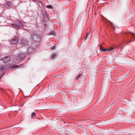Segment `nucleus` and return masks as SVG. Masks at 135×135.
<instances>
[{"label":"nucleus","mask_w":135,"mask_h":135,"mask_svg":"<svg viewBox=\"0 0 135 135\" xmlns=\"http://www.w3.org/2000/svg\"><path fill=\"white\" fill-rule=\"evenodd\" d=\"M31 38L32 40L33 41V43L32 44V46H34L35 45V44H36V47H37L38 45V44L39 42L36 41L37 39H38L39 40L41 38V37L39 35L38 33L36 32L35 33V34H33L31 36Z\"/></svg>","instance_id":"obj_1"},{"label":"nucleus","mask_w":135,"mask_h":135,"mask_svg":"<svg viewBox=\"0 0 135 135\" xmlns=\"http://www.w3.org/2000/svg\"><path fill=\"white\" fill-rule=\"evenodd\" d=\"M11 26L12 28L18 30L21 28V27L23 26V24L21 21L18 20L16 23L11 24Z\"/></svg>","instance_id":"obj_2"},{"label":"nucleus","mask_w":135,"mask_h":135,"mask_svg":"<svg viewBox=\"0 0 135 135\" xmlns=\"http://www.w3.org/2000/svg\"><path fill=\"white\" fill-rule=\"evenodd\" d=\"M18 39L17 37L15 36L11 41V43L13 45H16L17 44Z\"/></svg>","instance_id":"obj_3"},{"label":"nucleus","mask_w":135,"mask_h":135,"mask_svg":"<svg viewBox=\"0 0 135 135\" xmlns=\"http://www.w3.org/2000/svg\"><path fill=\"white\" fill-rule=\"evenodd\" d=\"M25 57V55L23 53H21L18 54L16 57V59L17 60H22Z\"/></svg>","instance_id":"obj_4"},{"label":"nucleus","mask_w":135,"mask_h":135,"mask_svg":"<svg viewBox=\"0 0 135 135\" xmlns=\"http://www.w3.org/2000/svg\"><path fill=\"white\" fill-rule=\"evenodd\" d=\"M10 60V57L9 56H6L1 59V60L3 61V62L5 63L8 62Z\"/></svg>","instance_id":"obj_5"},{"label":"nucleus","mask_w":135,"mask_h":135,"mask_svg":"<svg viewBox=\"0 0 135 135\" xmlns=\"http://www.w3.org/2000/svg\"><path fill=\"white\" fill-rule=\"evenodd\" d=\"M100 50L102 51H113V50L114 49V48L112 47L110 49H106L104 48L102 46H100Z\"/></svg>","instance_id":"obj_6"},{"label":"nucleus","mask_w":135,"mask_h":135,"mask_svg":"<svg viewBox=\"0 0 135 135\" xmlns=\"http://www.w3.org/2000/svg\"><path fill=\"white\" fill-rule=\"evenodd\" d=\"M20 44L22 46H23L27 44V42L26 40L24 39H22L20 41Z\"/></svg>","instance_id":"obj_7"},{"label":"nucleus","mask_w":135,"mask_h":135,"mask_svg":"<svg viewBox=\"0 0 135 135\" xmlns=\"http://www.w3.org/2000/svg\"><path fill=\"white\" fill-rule=\"evenodd\" d=\"M35 47L32 48L29 47L28 49V54H30V53L33 52L34 50Z\"/></svg>","instance_id":"obj_8"},{"label":"nucleus","mask_w":135,"mask_h":135,"mask_svg":"<svg viewBox=\"0 0 135 135\" xmlns=\"http://www.w3.org/2000/svg\"><path fill=\"white\" fill-rule=\"evenodd\" d=\"M6 69L5 66L4 65H0V71H5Z\"/></svg>","instance_id":"obj_9"},{"label":"nucleus","mask_w":135,"mask_h":135,"mask_svg":"<svg viewBox=\"0 0 135 135\" xmlns=\"http://www.w3.org/2000/svg\"><path fill=\"white\" fill-rule=\"evenodd\" d=\"M52 58L53 59L55 58L56 57L58 56L57 55L55 54H53L52 55Z\"/></svg>","instance_id":"obj_10"},{"label":"nucleus","mask_w":135,"mask_h":135,"mask_svg":"<svg viewBox=\"0 0 135 135\" xmlns=\"http://www.w3.org/2000/svg\"><path fill=\"white\" fill-rule=\"evenodd\" d=\"M117 47L119 49H120V50L123 49V47L121 44H120L119 45H117Z\"/></svg>","instance_id":"obj_11"},{"label":"nucleus","mask_w":135,"mask_h":135,"mask_svg":"<svg viewBox=\"0 0 135 135\" xmlns=\"http://www.w3.org/2000/svg\"><path fill=\"white\" fill-rule=\"evenodd\" d=\"M46 7L49 9H52V6L50 4H49L47 6H46Z\"/></svg>","instance_id":"obj_12"},{"label":"nucleus","mask_w":135,"mask_h":135,"mask_svg":"<svg viewBox=\"0 0 135 135\" xmlns=\"http://www.w3.org/2000/svg\"><path fill=\"white\" fill-rule=\"evenodd\" d=\"M38 5L40 8H41L42 6V3L41 2H39L38 3Z\"/></svg>","instance_id":"obj_13"},{"label":"nucleus","mask_w":135,"mask_h":135,"mask_svg":"<svg viewBox=\"0 0 135 135\" xmlns=\"http://www.w3.org/2000/svg\"><path fill=\"white\" fill-rule=\"evenodd\" d=\"M36 113L35 112V113L33 112V113H32L31 114V117H35V116L36 115Z\"/></svg>","instance_id":"obj_14"},{"label":"nucleus","mask_w":135,"mask_h":135,"mask_svg":"<svg viewBox=\"0 0 135 135\" xmlns=\"http://www.w3.org/2000/svg\"><path fill=\"white\" fill-rule=\"evenodd\" d=\"M131 35L132 37H133L134 39H135V34L134 33H133L131 32Z\"/></svg>","instance_id":"obj_15"},{"label":"nucleus","mask_w":135,"mask_h":135,"mask_svg":"<svg viewBox=\"0 0 135 135\" xmlns=\"http://www.w3.org/2000/svg\"><path fill=\"white\" fill-rule=\"evenodd\" d=\"M89 33H87L86 36V38H86L89 36Z\"/></svg>","instance_id":"obj_16"},{"label":"nucleus","mask_w":135,"mask_h":135,"mask_svg":"<svg viewBox=\"0 0 135 135\" xmlns=\"http://www.w3.org/2000/svg\"><path fill=\"white\" fill-rule=\"evenodd\" d=\"M80 76H81V75L80 74H79V75L78 76V77H77V79H78L79 78H80Z\"/></svg>","instance_id":"obj_17"},{"label":"nucleus","mask_w":135,"mask_h":135,"mask_svg":"<svg viewBox=\"0 0 135 135\" xmlns=\"http://www.w3.org/2000/svg\"><path fill=\"white\" fill-rule=\"evenodd\" d=\"M45 13H46V16H45H45H46L47 17V12L46 11L45 12Z\"/></svg>","instance_id":"obj_18"},{"label":"nucleus","mask_w":135,"mask_h":135,"mask_svg":"<svg viewBox=\"0 0 135 135\" xmlns=\"http://www.w3.org/2000/svg\"><path fill=\"white\" fill-rule=\"evenodd\" d=\"M18 66V65H15L13 67L15 68L16 67H17Z\"/></svg>","instance_id":"obj_19"},{"label":"nucleus","mask_w":135,"mask_h":135,"mask_svg":"<svg viewBox=\"0 0 135 135\" xmlns=\"http://www.w3.org/2000/svg\"><path fill=\"white\" fill-rule=\"evenodd\" d=\"M132 41H131V40H130L129 41H128V42L129 43H130V42H132Z\"/></svg>","instance_id":"obj_20"},{"label":"nucleus","mask_w":135,"mask_h":135,"mask_svg":"<svg viewBox=\"0 0 135 135\" xmlns=\"http://www.w3.org/2000/svg\"><path fill=\"white\" fill-rule=\"evenodd\" d=\"M55 49V47H53L52 48V49Z\"/></svg>","instance_id":"obj_21"},{"label":"nucleus","mask_w":135,"mask_h":135,"mask_svg":"<svg viewBox=\"0 0 135 135\" xmlns=\"http://www.w3.org/2000/svg\"><path fill=\"white\" fill-rule=\"evenodd\" d=\"M59 81H61V79H59V80H58Z\"/></svg>","instance_id":"obj_22"},{"label":"nucleus","mask_w":135,"mask_h":135,"mask_svg":"<svg viewBox=\"0 0 135 135\" xmlns=\"http://www.w3.org/2000/svg\"><path fill=\"white\" fill-rule=\"evenodd\" d=\"M0 75H1V74H0ZM2 75H1V77H0V78H1V77L2 76Z\"/></svg>","instance_id":"obj_23"},{"label":"nucleus","mask_w":135,"mask_h":135,"mask_svg":"<svg viewBox=\"0 0 135 135\" xmlns=\"http://www.w3.org/2000/svg\"><path fill=\"white\" fill-rule=\"evenodd\" d=\"M114 102L112 104H112H114Z\"/></svg>","instance_id":"obj_24"},{"label":"nucleus","mask_w":135,"mask_h":135,"mask_svg":"<svg viewBox=\"0 0 135 135\" xmlns=\"http://www.w3.org/2000/svg\"><path fill=\"white\" fill-rule=\"evenodd\" d=\"M28 97V96H26V97Z\"/></svg>","instance_id":"obj_25"}]
</instances>
